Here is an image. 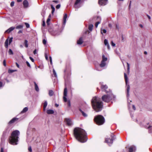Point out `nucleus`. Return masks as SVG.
Listing matches in <instances>:
<instances>
[{
  "instance_id": "f257e3e1",
  "label": "nucleus",
  "mask_w": 152,
  "mask_h": 152,
  "mask_svg": "<svg viewBox=\"0 0 152 152\" xmlns=\"http://www.w3.org/2000/svg\"><path fill=\"white\" fill-rule=\"evenodd\" d=\"M74 133L76 138L81 142H86V133L83 129L80 128H76L75 129Z\"/></svg>"
},
{
  "instance_id": "f03ea898",
  "label": "nucleus",
  "mask_w": 152,
  "mask_h": 152,
  "mask_svg": "<svg viewBox=\"0 0 152 152\" xmlns=\"http://www.w3.org/2000/svg\"><path fill=\"white\" fill-rule=\"evenodd\" d=\"M91 104L94 109L96 112H99L102 110L103 103L100 98L96 96L94 97L91 100Z\"/></svg>"
},
{
  "instance_id": "7ed1b4c3",
  "label": "nucleus",
  "mask_w": 152,
  "mask_h": 152,
  "mask_svg": "<svg viewBox=\"0 0 152 152\" xmlns=\"http://www.w3.org/2000/svg\"><path fill=\"white\" fill-rule=\"evenodd\" d=\"M19 135L20 132L19 131L16 130L13 131L12 133L11 136L9 138V143L12 145H17Z\"/></svg>"
},
{
  "instance_id": "20e7f679",
  "label": "nucleus",
  "mask_w": 152,
  "mask_h": 152,
  "mask_svg": "<svg viewBox=\"0 0 152 152\" xmlns=\"http://www.w3.org/2000/svg\"><path fill=\"white\" fill-rule=\"evenodd\" d=\"M107 88V87L105 85V102H108L111 100H114L115 96L112 94L110 90H105Z\"/></svg>"
},
{
  "instance_id": "39448f33",
  "label": "nucleus",
  "mask_w": 152,
  "mask_h": 152,
  "mask_svg": "<svg viewBox=\"0 0 152 152\" xmlns=\"http://www.w3.org/2000/svg\"><path fill=\"white\" fill-rule=\"evenodd\" d=\"M104 119L103 116L101 115H99L95 116L94 120L97 125H100L103 124Z\"/></svg>"
},
{
  "instance_id": "423d86ee",
  "label": "nucleus",
  "mask_w": 152,
  "mask_h": 152,
  "mask_svg": "<svg viewBox=\"0 0 152 152\" xmlns=\"http://www.w3.org/2000/svg\"><path fill=\"white\" fill-rule=\"evenodd\" d=\"M111 137L110 138L107 139L105 140V142L107 143L110 146L112 144L113 140L115 139V136L113 134H112Z\"/></svg>"
},
{
  "instance_id": "0eeeda50",
  "label": "nucleus",
  "mask_w": 152,
  "mask_h": 152,
  "mask_svg": "<svg viewBox=\"0 0 152 152\" xmlns=\"http://www.w3.org/2000/svg\"><path fill=\"white\" fill-rule=\"evenodd\" d=\"M124 77L126 85L127 86V96L128 97L129 95V93L130 89V86L129 85H127L128 82V78L127 75L125 73H124Z\"/></svg>"
},
{
  "instance_id": "6e6552de",
  "label": "nucleus",
  "mask_w": 152,
  "mask_h": 152,
  "mask_svg": "<svg viewBox=\"0 0 152 152\" xmlns=\"http://www.w3.org/2000/svg\"><path fill=\"white\" fill-rule=\"evenodd\" d=\"M67 88L65 87L64 89V97L63 100L64 102H67V99L66 97L67 96Z\"/></svg>"
},
{
  "instance_id": "1a4fd4ad",
  "label": "nucleus",
  "mask_w": 152,
  "mask_h": 152,
  "mask_svg": "<svg viewBox=\"0 0 152 152\" xmlns=\"http://www.w3.org/2000/svg\"><path fill=\"white\" fill-rule=\"evenodd\" d=\"M65 121L67 125L69 126H71L73 125L72 121L69 118H65Z\"/></svg>"
},
{
  "instance_id": "9d476101",
  "label": "nucleus",
  "mask_w": 152,
  "mask_h": 152,
  "mask_svg": "<svg viewBox=\"0 0 152 152\" xmlns=\"http://www.w3.org/2000/svg\"><path fill=\"white\" fill-rule=\"evenodd\" d=\"M10 129L9 128V127H7L5 130L3 132V134H2V137H4L5 136L8 134L9 132Z\"/></svg>"
},
{
  "instance_id": "9b49d317",
  "label": "nucleus",
  "mask_w": 152,
  "mask_h": 152,
  "mask_svg": "<svg viewBox=\"0 0 152 152\" xmlns=\"http://www.w3.org/2000/svg\"><path fill=\"white\" fill-rule=\"evenodd\" d=\"M102 59L101 64L99 65V66L101 67H103L104 66V56L103 55Z\"/></svg>"
},
{
  "instance_id": "f8f14e48",
  "label": "nucleus",
  "mask_w": 152,
  "mask_h": 152,
  "mask_svg": "<svg viewBox=\"0 0 152 152\" xmlns=\"http://www.w3.org/2000/svg\"><path fill=\"white\" fill-rule=\"evenodd\" d=\"M129 152H134L136 150L135 147L134 146H131L129 148Z\"/></svg>"
},
{
  "instance_id": "ddd939ff",
  "label": "nucleus",
  "mask_w": 152,
  "mask_h": 152,
  "mask_svg": "<svg viewBox=\"0 0 152 152\" xmlns=\"http://www.w3.org/2000/svg\"><path fill=\"white\" fill-rule=\"evenodd\" d=\"M23 4L24 8H27L28 7V3L27 0L23 1Z\"/></svg>"
},
{
  "instance_id": "4468645a",
  "label": "nucleus",
  "mask_w": 152,
  "mask_h": 152,
  "mask_svg": "<svg viewBox=\"0 0 152 152\" xmlns=\"http://www.w3.org/2000/svg\"><path fill=\"white\" fill-rule=\"evenodd\" d=\"M15 28V27H11L9 28L6 31H5V33H10L11 31H12Z\"/></svg>"
},
{
  "instance_id": "2eb2a0df",
  "label": "nucleus",
  "mask_w": 152,
  "mask_h": 152,
  "mask_svg": "<svg viewBox=\"0 0 152 152\" xmlns=\"http://www.w3.org/2000/svg\"><path fill=\"white\" fill-rule=\"evenodd\" d=\"M52 29L51 28H49L48 29V31L51 34L55 36L57 35L56 32V31H52Z\"/></svg>"
},
{
  "instance_id": "dca6fc26",
  "label": "nucleus",
  "mask_w": 152,
  "mask_h": 152,
  "mask_svg": "<svg viewBox=\"0 0 152 152\" xmlns=\"http://www.w3.org/2000/svg\"><path fill=\"white\" fill-rule=\"evenodd\" d=\"M18 120V118H13L9 122V124H11L14 123L15 121Z\"/></svg>"
},
{
  "instance_id": "f3484780",
  "label": "nucleus",
  "mask_w": 152,
  "mask_h": 152,
  "mask_svg": "<svg viewBox=\"0 0 152 152\" xmlns=\"http://www.w3.org/2000/svg\"><path fill=\"white\" fill-rule=\"evenodd\" d=\"M83 42V38L82 37H80L79 38V39L77 41V43L78 45H81L82 44Z\"/></svg>"
},
{
  "instance_id": "a211bd4d",
  "label": "nucleus",
  "mask_w": 152,
  "mask_h": 152,
  "mask_svg": "<svg viewBox=\"0 0 152 152\" xmlns=\"http://www.w3.org/2000/svg\"><path fill=\"white\" fill-rule=\"evenodd\" d=\"M67 15L66 14H65L63 18V24L65 25L66 21V19L67 18Z\"/></svg>"
},
{
  "instance_id": "6ab92c4d",
  "label": "nucleus",
  "mask_w": 152,
  "mask_h": 152,
  "mask_svg": "<svg viewBox=\"0 0 152 152\" xmlns=\"http://www.w3.org/2000/svg\"><path fill=\"white\" fill-rule=\"evenodd\" d=\"M98 3L100 5H104V0H99Z\"/></svg>"
},
{
  "instance_id": "aec40b11",
  "label": "nucleus",
  "mask_w": 152,
  "mask_h": 152,
  "mask_svg": "<svg viewBox=\"0 0 152 152\" xmlns=\"http://www.w3.org/2000/svg\"><path fill=\"white\" fill-rule=\"evenodd\" d=\"M105 46H107V48L108 50L110 49V47L108 43V42L106 39H105Z\"/></svg>"
},
{
  "instance_id": "412c9836",
  "label": "nucleus",
  "mask_w": 152,
  "mask_h": 152,
  "mask_svg": "<svg viewBox=\"0 0 152 152\" xmlns=\"http://www.w3.org/2000/svg\"><path fill=\"white\" fill-rule=\"evenodd\" d=\"M81 0H76L74 4V7L76 8H78L79 7L77 6V5L80 2Z\"/></svg>"
},
{
  "instance_id": "4be33fe9",
  "label": "nucleus",
  "mask_w": 152,
  "mask_h": 152,
  "mask_svg": "<svg viewBox=\"0 0 152 152\" xmlns=\"http://www.w3.org/2000/svg\"><path fill=\"white\" fill-rule=\"evenodd\" d=\"M47 113L48 114H52L54 113V111L52 110H48L47 111Z\"/></svg>"
},
{
  "instance_id": "5701e85b",
  "label": "nucleus",
  "mask_w": 152,
  "mask_h": 152,
  "mask_svg": "<svg viewBox=\"0 0 152 152\" xmlns=\"http://www.w3.org/2000/svg\"><path fill=\"white\" fill-rule=\"evenodd\" d=\"M79 110L80 112L81 113L82 115L83 116H84L85 117H86L87 116V114L86 113H84L83 111H82L81 109H80Z\"/></svg>"
},
{
  "instance_id": "b1692460",
  "label": "nucleus",
  "mask_w": 152,
  "mask_h": 152,
  "mask_svg": "<svg viewBox=\"0 0 152 152\" xmlns=\"http://www.w3.org/2000/svg\"><path fill=\"white\" fill-rule=\"evenodd\" d=\"M47 104L48 103L47 101H45L43 105V110L44 111H45L46 110V108L47 105Z\"/></svg>"
},
{
  "instance_id": "393cba45",
  "label": "nucleus",
  "mask_w": 152,
  "mask_h": 152,
  "mask_svg": "<svg viewBox=\"0 0 152 152\" xmlns=\"http://www.w3.org/2000/svg\"><path fill=\"white\" fill-rule=\"evenodd\" d=\"M8 39H7L5 41V42L4 46L6 48H7L8 47Z\"/></svg>"
},
{
  "instance_id": "a878e982",
  "label": "nucleus",
  "mask_w": 152,
  "mask_h": 152,
  "mask_svg": "<svg viewBox=\"0 0 152 152\" xmlns=\"http://www.w3.org/2000/svg\"><path fill=\"white\" fill-rule=\"evenodd\" d=\"M34 85H35V90L37 91H39V89L38 86H37V84L35 82H34Z\"/></svg>"
},
{
  "instance_id": "bb28decb",
  "label": "nucleus",
  "mask_w": 152,
  "mask_h": 152,
  "mask_svg": "<svg viewBox=\"0 0 152 152\" xmlns=\"http://www.w3.org/2000/svg\"><path fill=\"white\" fill-rule=\"evenodd\" d=\"M28 110V108L27 107H25L22 110V111L21 112V113H23L26 112Z\"/></svg>"
},
{
  "instance_id": "cd10ccee",
  "label": "nucleus",
  "mask_w": 152,
  "mask_h": 152,
  "mask_svg": "<svg viewBox=\"0 0 152 152\" xmlns=\"http://www.w3.org/2000/svg\"><path fill=\"white\" fill-rule=\"evenodd\" d=\"M54 94V92L52 90H50L49 91V94L50 96H52Z\"/></svg>"
},
{
  "instance_id": "c85d7f7f",
  "label": "nucleus",
  "mask_w": 152,
  "mask_h": 152,
  "mask_svg": "<svg viewBox=\"0 0 152 152\" xmlns=\"http://www.w3.org/2000/svg\"><path fill=\"white\" fill-rule=\"evenodd\" d=\"M93 27V26L92 24H91L89 26L88 29L90 31H91L92 30Z\"/></svg>"
},
{
  "instance_id": "c756f323",
  "label": "nucleus",
  "mask_w": 152,
  "mask_h": 152,
  "mask_svg": "<svg viewBox=\"0 0 152 152\" xmlns=\"http://www.w3.org/2000/svg\"><path fill=\"white\" fill-rule=\"evenodd\" d=\"M127 73H129V69H130L129 64L127 62Z\"/></svg>"
},
{
  "instance_id": "7c9ffc66",
  "label": "nucleus",
  "mask_w": 152,
  "mask_h": 152,
  "mask_svg": "<svg viewBox=\"0 0 152 152\" xmlns=\"http://www.w3.org/2000/svg\"><path fill=\"white\" fill-rule=\"evenodd\" d=\"M28 41L27 40H25L24 41V44L25 45V46L26 48H27L28 47Z\"/></svg>"
},
{
  "instance_id": "2f4dec72",
  "label": "nucleus",
  "mask_w": 152,
  "mask_h": 152,
  "mask_svg": "<svg viewBox=\"0 0 152 152\" xmlns=\"http://www.w3.org/2000/svg\"><path fill=\"white\" fill-rule=\"evenodd\" d=\"M23 26L22 25H19L16 27V28L17 29H21L23 28Z\"/></svg>"
},
{
  "instance_id": "473e14b6",
  "label": "nucleus",
  "mask_w": 152,
  "mask_h": 152,
  "mask_svg": "<svg viewBox=\"0 0 152 152\" xmlns=\"http://www.w3.org/2000/svg\"><path fill=\"white\" fill-rule=\"evenodd\" d=\"M10 55H13V53L11 49H10L8 51Z\"/></svg>"
},
{
  "instance_id": "72a5a7b5",
  "label": "nucleus",
  "mask_w": 152,
  "mask_h": 152,
  "mask_svg": "<svg viewBox=\"0 0 152 152\" xmlns=\"http://www.w3.org/2000/svg\"><path fill=\"white\" fill-rule=\"evenodd\" d=\"M101 88L102 91H104V86L103 85H102Z\"/></svg>"
},
{
  "instance_id": "f704fd0d",
  "label": "nucleus",
  "mask_w": 152,
  "mask_h": 152,
  "mask_svg": "<svg viewBox=\"0 0 152 152\" xmlns=\"http://www.w3.org/2000/svg\"><path fill=\"white\" fill-rule=\"evenodd\" d=\"M53 72L54 76L56 77H57V75L54 69H53Z\"/></svg>"
},
{
  "instance_id": "c9c22d12",
  "label": "nucleus",
  "mask_w": 152,
  "mask_h": 152,
  "mask_svg": "<svg viewBox=\"0 0 152 152\" xmlns=\"http://www.w3.org/2000/svg\"><path fill=\"white\" fill-rule=\"evenodd\" d=\"M100 23V21H98V22H97L96 23H95V27L96 28H97L98 26V25Z\"/></svg>"
},
{
  "instance_id": "e433bc0d",
  "label": "nucleus",
  "mask_w": 152,
  "mask_h": 152,
  "mask_svg": "<svg viewBox=\"0 0 152 152\" xmlns=\"http://www.w3.org/2000/svg\"><path fill=\"white\" fill-rule=\"evenodd\" d=\"M50 18H48L47 19V20L46 23L48 25H49V22L50 21Z\"/></svg>"
},
{
  "instance_id": "4c0bfd02",
  "label": "nucleus",
  "mask_w": 152,
  "mask_h": 152,
  "mask_svg": "<svg viewBox=\"0 0 152 152\" xmlns=\"http://www.w3.org/2000/svg\"><path fill=\"white\" fill-rule=\"evenodd\" d=\"M15 71H16V70H12L9 69L8 70V72L9 73H12Z\"/></svg>"
},
{
  "instance_id": "58836bf2",
  "label": "nucleus",
  "mask_w": 152,
  "mask_h": 152,
  "mask_svg": "<svg viewBox=\"0 0 152 152\" xmlns=\"http://www.w3.org/2000/svg\"><path fill=\"white\" fill-rule=\"evenodd\" d=\"M25 24L27 28H28L29 27V25L28 23H25Z\"/></svg>"
},
{
  "instance_id": "ea45409f",
  "label": "nucleus",
  "mask_w": 152,
  "mask_h": 152,
  "mask_svg": "<svg viewBox=\"0 0 152 152\" xmlns=\"http://www.w3.org/2000/svg\"><path fill=\"white\" fill-rule=\"evenodd\" d=\"M101 33L103 36V34L104 33V29H101Z\"/></svg>"
},
{
  "instance_id": "a19ab883",
  "label": "nucleus",
  "mask_w": 152,
  "mask_h": 152,
  "mask_svg": "<svg viewBox=\"0 0 152 152\" xmlns=\"http://www.w3.org/2000/svg\"><path fill=\"white\" fill-rule=\"evenodd\" d=\"M4 85V84H3L0 81V88L2 87Z\"/></svg>"
},
{
  "instance_id": "79ce46f5",
  "label": "nucleus",
  "mask_w": 152,
  "mask_h": 152,
  "mask_svg": "<svg viewBox=\"0 0 152 152\" xmlns=\"http://www.w3.org/2000/svg\"><path fill=\"white\" fill-rule=\"evenodd\" d=\"M14 3H15L13 1L11 2V4H10L11 6L12 7L13 6H14Z\"/></svg>"
},
{
  "instance_id": "37998d69",
  "label": "nucleus",
  "mask_w": 152,
  "mask_h": 152,
  "mask_svg": "<svg viewBox=\"0 0 152 152\" xmlns=\"http://www.w3.org/2000/svg\"><path fill=\"white\" fill-rule=\"evenodd\" d=\"M26 64H27V66H28L29 67H30H30H31V66H30V64H29V62H28V61H26Z\"/></svg>"
},
{
  "instance_id": "c03bdc74",
  "label": "nucleus",
  "mask_w": 152,
  "mask_h": 152,
  "mask_svg": "<svg viewBox=\"0 0 152 152\" xmlns=\"http://www.w3.org/2000/svg\"><path fill=\"white\" fill-rule=\"evenodd\" d=\"M12 37H11L10 39L9 40V44H10L11 43V42L12 41Z\"/></svg>"
},
{
  "instance_id": "a18cd8bd",
  "label": "nucleus",
  "mask_w": 152,
  "mask_h": 152,
  "mask_svg": "<svg viewBox=\"0 0 152 152\" xmlns=\"http://www.w3.org/2000/svg\"><path fill=\"white\" fill-rule=\"evenodd\" d=\"M67 101V103H68V106L70 107L71 106L70 101L69 100L68 101Z\"/></svg>"
},
{
  "instance_id": "49530a36",
  "label": "nucleus",
  "mask_w": 152,
  "mask_h": 152,
  "mask_svg": "<svg viewBox=\"0 0 152 152\" xmlns=\"http://www.w3.org/2000/svg\"><path fill=\"white\" fill-rule=\"evenodd\" d=\"M60 6H61L60 4H58L56 6V8L57 9H59L60 8Z\"/></svg>"
},
{
  "instance_id": "de8ad7c7",
  "label": "nucleus",
  "mask_w": 152,
  "mask_h": 152,
  "mask_svg": "<svg viewBox=\"0 0 152 152\" xmlns=\"http://www.w3.org/2000/svg\"><path fill=\"white\" fill-rule=\"evenodd\" d=\"M111 45L113 47H115V44L113 41L111 42Z\"/></svg>"
},
{
  "instance_id": "09e8293b",
  "label": "nucleus",
  "mask_w": 152,
  "mask_h": 152,
  "mask_svg": "<svg viewBox=\"0 0 152 152\" xmlns=\"http://www.w3.org/2000/svg\"><path fill=\"white\" fill-rule=\"evenodd\" d=\"M46 40H45V39H44L43 40V43L44 45H45L46 43Z\"/></svg>"
},
{
  "instance_id": "8fccbe9b",
  "label": "nucleus",
  "mask_w": 152,
  "mask_h": 152,
  "mask_svg": "<svg viewBox=\"0 0 152 152\" xmlns=\"http://www.w3.org/2000/svg\"><path fill=\"white\" fill-rule=\"evenodd\" d=\"M3 65L4 66H6V62L5 60H4L3 61Z\"/></svg>"
},
{
  "instance_id": "3c124183",
  "label": "nucleus",
  "mask_w": 152,
  "mask_h": 152,
  "mask_svg": "<svg viewBox=\"0 0 152 152\" xmlns=\"http://www.w3.org/2000/svg\"><path fill=\"white\" fill-rule=\"evenodd\" d=\"M42 25L43 26H45V22L44 20L43 21V23H42Z\"/></svg>"
},
{
  "instance_id": "603ef678",
  "label": "nucleus",
  "mask_w": 152,
  "mask_h": 152,
  "mask_svg": "<svg viewBox=\"0 0 152 152\" xmlns=\"http://www.w3.org/2000/svg\"><path fill=\"white\" fill-rule=\"evenodd\" d=\"M28 150L30 152H31L32 151V149H31V147H29L28 148Z\"/></svg>"
},
{
  "instance_id": "864d4df0",
  "label": "nucleus",
  "mask_w": 152,
  "mask_h": 152,
  "mask_svg": "<svg viewBox=\"0 0 152 152\" xmlns=\"http://www.w3.org/2000/svg\"><path fill=\"white\" fill-rule=\"evenodd\" d=\"M29 58L32 62H33L34 61V59L31 57H30Z\"/></svg>"
},
{
  "instance_id": "5fc2aeb1",
  "label": "nucleus",
  "mask_w": 152,
  "mask_h": 152,
  "mask_svg": "<svg viewBox=\"0 0 152 152\" xmlns=\"http://www.w3.org/2000/svg\"><path fill=\"white\" fill-rule=\"evenodd\" d=\"M121 40L123 42L124 41V38L123 35H122L121 36Z\"/></svg>"
},
{
  "instance_id": "6e6d98bb",
  "label": "nucleus",
  "mask_w": 152,
  "mask_h": 152,
  "mask_svg": "<svg viewBox=\"0 0 152 152\" xmlns=\"http://www.w3.org/2000/svg\"><path fill=\"white\" fill-rule=\"evenodd\" d=\"M102 99L103 101L104 100V95L102 96Z\"/></svg>"
},
{
  "instance_id": "4d7b16f0",
  "label": "nucleus",
  "mask_w": 152,
  "mask_h": 152,
  "mask_svg": "<svg viewBox=\"0 0 152 152\" xmlns=\"http://www.w3.org/2000/svg\"><path fill=\"white\" fill-rule=\"evenodd\" d=\"M17 67L18 68H19V65L17 62L15 63Z\"/></svg>"
},
{
  "instance_id": "13d9d810",
  "label": "nucleus",
  "mask_w": 152,
  "mask_h": 152,
  "mask_svg": "<svg viewBox=\"0 0 152 152\" xmlns=\"http://www.w3.org/2000/svg\"><path fill=\"white\" fill-rule=\"evenodd\" d=\"M132 107L133 109H134V110H136V108L135 107V106L134 105H132Z\"/></svg>"
},
{
  "instance_id": "bf43d9fd",
  "label": "nucleus",
  "mask_w": 152,
  "mask_h": 152,
  "mask_svg": "<svg viewBox=\"0 0 152 152\" xmlns=\"http://www.w3.org/2000/svg\"><path fill=\"white\" fill-rule=\"evenodd\" d=\"M51 8L52 10H55V8L53 6V5H51Z\"/></svg>"
},
{
  "instance_id": "052dcab7",
  "label": "nucleus",
  "mask_w": 152,
  "mask_h": 152,
  "mask_svg": "<svg viewBox=\"0 0 152 152\" xmlns=\"http://www.w3.org/2000/svg\"><path fill=\"white\" fill-rule=\"evenodd\" d=\"M4 152V149L2 148H1V152Z\"/></svg>"
},
{
  "instance_id": "680f3d73",
  "label": "nucleus",
  "mask_w": 152,
  "mask_h": 152,
  "mask_svg": "<svg viewBox=\"0 0 152 152\" xmlns=\"http://www.w3.org/2000/svg\"><path fill=\"white\" fill-rule=\"evenodd\" d=\"M33 53H34V54H35L37 53L36 50H34Z\"/></svg>"
},
{
  "instance_id": "e2e57ef3",
  "label": "nucleus",
  "mask_w": 152,
  "mask_h": 152,
  "mask_svg": "<svg viewBox=\"0 0 152 152\" xmlns=\"http://www.w3.org/2000/svg\"><path fill=\"white\" fill-rule=\"evenodd\" d=\"M53 2H54L55 3H58V1H56V0L53 1Z\"/></svg>"
},
{
  "instance_id": "0e129e2a",
  "label": "nucleus",
  "mask_w": 152,
  "mask_h": 152,
  "mask_svg": "<svg viewBox=\"0 0 152 152\" xmlns=\"http://www.w3.org/2000/svg\"><path fill=\"white\" fill-rule=\"evenodd\" d=\"M22 33V31L21 30H20L18 32V34H20V33Z\"/></svg>"
},
{
  "instance_id": "69168bd1",
  "label": "nucleus",
  "mask_w": 152,
  "mask_h": 152,
  "mask_svg": "<svg viewBox=\"0 0 152 152\" xmlns=\"http://www.w3.org/2000/svg\"><path fill=\"white\" fill-rule=\"evenodd\" d=\"M147 15V16L148 17V19L150 20L151 19V17L150 16H149V15Z\"/></svg>"
},
{
  "instance_id": "338daca9",
  "label": "nucleus",
  "mask_w": 152,
  "mask_h": 152,
  "mask_svg": "<svg viewBox=\"0 0 152 152\" xmlns=\"http://www.w3.org/2000/svg\"><path fill=\"white\" fill-rule=\"evenodd\" d=\"M45 58L46 60L48 59V57L46 54H45Z\"/></svg>"
},
{
  "instance_id": "774afa93",
  "label": "nucleus",
  "mask_w": 152,
  "mask_h": 152,
  "mask_svg": "<svg viewBox=\"0 0 152 152\" xmlns=\"http://www.w3.org/2000/svg\"><path fill=\"white\" fill-rule=\"evenodd\" d=\"M55 10H52V14L54 12Z\"/></svg>"
}]
</instances>
